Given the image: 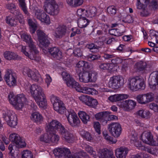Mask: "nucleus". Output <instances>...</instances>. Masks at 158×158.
<instances>
[{
  "instance_id": "obj_1",
  "label": "nucleus",
  "mask_w": 158,
  "mask_h": 158,
  "mask_svg": "<svg viewBox=\"0 0 158 158\" xmlns=\"http://www.w3.org/2000/svg\"><path fill=\"white\" fill-rule=\"evenodd\" d=\"M30 92L40 107L43 108L46 107L47 101L44 90L41 86L33 84L30 87Z\"/></svg>"
},
{
  "instance_id": "obj_2",
  "label": "nucleus",
  "mask_w": 158,
  "mask_h": 158,
  "mask_svg": "<svg viewBox=\"0 0 158 158\" xmlns=\"http://www.w3.org/2000/svg\"><path fill=\"white\" fill-rule=\"evenodd\" d=\"M8 98L10 103L17 110L21 109L24 105L28 104L27 99L23 94L15 96L13 93H11L8 95Z\"/></svg>"
},
{
  "instance_id": "obj_3",
  "label": "nucleus",
  "mask_w": 158,
  "mask_h": 158,
  "mask_svg": "<svg viewBox=\"0 0 158 158\" xmlns=\"http://www.w3.org/2000/svg\"><path fill=\"white\" fill-rule=\"evenodd\" d=\"M128 88L131 90L137 91L139 89H144L145 87L144 81L139 76L130 77L128 80Z\"/></svg>"
},
{
  "instance_id": "obj_4",
  "label": "nucleus",
  "mask_w": 158,
  "mask_h": 158,
  "mask_svg": "<svg viewBox=\"0 0 158 158\" xmlns=\"http://www.w3.org/2000/svg\"><path fill=\"white\" fill-rule=\"evenodd\" d=\"M78 75L79 81L83 83L94 82L97 79L98 74L95 71L80 72Z\"/></svg>"
},
{
  "instance_id": "obj_5",
  "label": "nucleus",
  "mask_w": 158,
  "mask_h": 158,
  "mask_svg": "<svg viewBox=\"0 0 158 158\" xmlns=\"http://www.w3.org/2000/svg\"><path fill=\"white\" fill-rule=\"evenodd\" d=\"M44 7L46 12L52 15H57L60 11L59 6L54 0H45Z\"/></svg>"
},
{
  "instance_id": "obj_6",
  "label": "nucleus",
  "mask_w": 158,
  "mask_h": 158,
  "mask_svg": "<svg viewBox=\"0 0 158 158\" xmlns=\"http://www.w3.org/2000/svg\"><path fill=\"white\" fill-rule=\"evenodd\" d=\"M124 84V79L120 76H113L110 77L108 85L110 88L117 89Z\"/></svg>"
},
{
  "instance_id": "obj_7",
  "label": "nucleus",
  "mask_w": 158,
  "mask_h": 158,
  "mask_svg": "<svg viewBox=\"0 0 158 158\" xmlns=\"http://www.w3.org/2000/svg\"><path fill=\"white\" fill-rule=\"evenodd\" d=\"M108 129L111 135L115 138H118L121 135L123 129L118 123L113 122L109 124Z\"/></svg>"
},
{
  "instance_id": "obj_8",
  "label": "nucleus",
  "mask_w": 158,
  "mask_h": 158,
  "mask_svg": "<svg viewBox=\"0 0 158 158\" xmlns=\"http://www.w3.org/2000/svg\"><path fill=\"white\" fill-rule=\"evenodd\" d=\"M64 126L61 123L56 120H52L46 124V130L48 132H54L57 130L59 132L63 130Z\"/></svg>"
},
{
  "instance_id": "obj_9",
  "label": "nucleus",
  "mask_w": 158,
  "mask_h": 158,
  "mask_svg": "<svg viewBox=\"0 0 158 158\" xmlns=\"http://www.w3.org/2000/svg\"><path fill=\"white\" fill-rule=\"evenodd\" d=\"M51 101L55 111L61 114L64 113L66 111V108L61 100L57 97L53 96L51 98Z\"/></svg>"
},
{
  "instance_id": "obj_10",
  "label": "nucleus",
  "mask_w": 158,
  "mask_h": 158,
  "mask_svg": "<svg viewBox=\"0 0 158 158\" xmlns=\"http://www.w3.org/2000/svg\"><path fill=\"white\" fill-rule=\"evenodd\" d=\"M22 72L23 75H27L28 77L35 81L42 80L40 74L36 70H32L29 68H25L23 69Z\"/></svg>"
},
{
  "instance_id": "obj_11",
  "label": "nucleus",
  "mask_w": 158,
  "mask_h": 158,
  "mask_svg": "<svg viewBox=\"0 0 158 158\" xmlns=\"http://www.w3.org/2000/svg\"><path fill=\"white\" fill-rule=\"evenodd\" d=\"M7 124L10 127H15L17 124V118L16 114L12 110H9L7 115L4 117Z\"/></svg>"
},
{
  "instance_id": "obj_12",
  "label": "nucleus",
  "mask_w": 158,
  "mask_h": 158,
  "mask_svg": "<svg viewBox=\"0 0 158 158\" xmlns=\"http://www.w3.org/2000/svg\"><path fill=\"white\" fill-rule=\"evenodd\" d=\"M4 78L7 85L10 86H15L16 83V76L15 73L11 70H7Z\"/></svg>"
},
{
  "instance_id": "obj_13",
  "label": "nucleus",
  "mask_w": 158,
  "mask_h": 158,
  "mask_svg": "<svg viewBox=\"0 0 158 158\" xmlns=\"http://www.w3.org/2000/svg\"><path fill=\"white\" fill-rule=\"evenodd\" d=\"M143 142L152 146H156L158 145V143L154 140L152 133L150 131L144 132L141 136Z\"/></svg>"
},
{
  "instance_id": "obj_14",
  "label": "nucleus",
  "mask_w": 158,
  "mask_h": 158,
  "mask_svg": "<svg viewBox=\"0 0 158 158\" xmlns=\"http://www.w3.org/2000/svg\"><path fill=\"white\" fill-rule=\"evenodd\" d=\"M9 139L10 140L14 142L15 143L17 147L22 148L26 146L24 139L17 134L15 133L11 134L10 135Z\"/></svg>"
},
{
  "instance_id": "obj_15",
  "label": "nucleus",
  "mask_w": 158,
  "mask_h": 158,
  "mask_svg": "<svg viewBox=\"0 0 158 158\" xmlns=\"http://www.w3.org/2000/svg\"><path fill=\"white\" fill-rule=\"evenodd\" d=\"M118 105L124 110L130 111L135 108L136 105V102L131 99H128L123 101Z\"/></svg>"
},
{
  "instance_id": "obj_16",
  "label": "nucleus",
  "mask_w": 158,
  "mask_h": 158,
  "mask_svg": "<svg viewBox=\"0 0 158 158\" xmlns=\"http://www.w3.org/2000/svg\"><path fill=\"white\" fill-rule=\"evenodd\" d=\"M66 116L71 126L74 127L79 125L80 121L76 113L74 112H69L68 114H66Z\"/></svg>"
},
{
  "instance_id": "obj_17",
  "label": "nucleus",
  "mask_w": 158,
  "mask_h": 158,
  "mask_svg": "<svg viewBox=\"0 0 158 158\" xmlns=\"http://www.w3.org/2000/svg\"><path fill=\"white\" fill-rule=\"evenodd\" d=\"M21 37L24 41L28 44L29 47L31 50H33L35 53L38 52V51L37 50L34 43L30 35L24 33L21 35Z\"/></svg>"
},
{
  "instance_id": "obj_18",
  "label": "nucleus",
  "mask_w": 158,
  "mask_h": 158,
  "mask_svg": "<svg viewBox=\"0 0 158 158\" xmlns=\"http://www.w3.org/2000/svg\"><path fill=\"white\" fill-rule=\"evenodd\" d=\"M28 47L26 46H22L21 48V52L26 56L28 57L31 59L37 61H39L40 60V58L37 56V54L39 53H35L33 50H31L29 48L30 51V54H29L28 51Z\"/></svg>"
},
{
  "instance_id": "obj_19",
  "label": "nucleus",
  "mask_w": 158,
  "mask_h": 158,
  "mask_svg": "<svg viewBox=\"0 0 158 158\" xmlns=\"http://www.w3.org/2000/svg\"><path fill=\"white\" fill-rule=\"evenodd\" d=\"M41 12L42 11L39 9L36 10L35 13L36 18L42 22L49 24L50 20L49 16L44 12L41 13Z\"/></svg>"
},
{
  "instance_id": "obj_20",
  "label": "nucleus",
  "mask_w": 158,
  "mask_h": 158,
  "mask_svg": "<svg viewBox=\"0 0 158 158\" xmlns=\"http://www.w3.org/2000/svg\"><path fill=\"white\" fill-rule=\"evenodd\" d=\"M109 114V112L104 111L96 114L95 116L96 119L99 120L104 125H105L108 121Z\"/></svg>"
},
{
  "instance_id": "obj_21",
  "label": "nucleus",
  "mask_w": 158,
  "mask_h": 158,
  "mask_svg": "<svg viewBox=\"0 0 158 158\" xmlns=\"http://www.w3.org/2000/svg\"><path fill=\"white\" fill-rule=\"evenodd\" d=\"M67 33V27L64 25L59 26L55 30L54 36L57 38H61L64 36Z\"/></svg>"
},
{
  "instance_id": "obj_22",
  "label": "nucleus",
  "mask_w": 158,
  "mask_h": 158,
  "mask_svg": "<svg viewBox=\"0 0 158 158\" xmlns=\"http://www.w3.org/2000/svg\"><path fill=\"white\" fill-rule=\"evenodd\" d=\"M153 76L149 80V84L152 90H155L157 85H158V71H155L152 73Z\"/></svg>"
},
{
  "instance_id": "obj_23",
  "label": "nucleus",
  "mask_w": 158,
  "mask_h": 158,
  "mask_svg": "<svg viewBox=\"0 0 158 158\" xmlns=\"http://www.w3.org/2000/svg\"><path fill=\"white\" fill-rule=\"evenodd\" d=\"M53 152L56 156H68L71 154L69 149L65 148H55Z\"/></svg>"
},
{
  "instance_id": "obj_24",
  "label": "nucleus",
  "mask_w": 158,
  "mask_h": 158,
  "mask_svg": "<svg viewBox=\"0 0 158 158\" xmlns=\"http://www.w3.org/2000/svg\"><path fill=\"white\" fill-rule=\"evenodd\" d=\"M78 88L77 91L79 92L92 95L98 94V91L94 88L86 86L81 87L80 85Z\"/></svg>"
},
{
  "instance_id": "obj_25",
  "label": "nucleus",
  "mask_w": 158,
  "mask_h": 158,
  "mask_svg": "<svg viewBox=\"0 0 158 158\" xmlns=\"http://www.w3.org/2000/svg\"><path fill=\"white\" fill-rule=\"evenodd\" d=\"M63 129L60 131L59 133L66 141L69 143H72L74 140L73 135L66 130L64 127Z\"/></svg>"
},
{
  "instance_id": "obj_26",
  "label": "nucleus",
  "mask_w": 158,
  "mask_h": 158,
  "mask_svg": "<svg viewBox=\"0 0 158 158\" xmlns=\"http://www.w3.org/2000/svg\"><path fill=\"white\" fill-rule=\"evenodd\" d=\"M129 151L125 147H121L116 150V155L118 158H125Z\"/></svg>"
},
{
  "instance_id": "obj_27",
  "label": "nucleus",
  "mask_w": 158,
  "mask_h": 158,
  "mask_svg": "<svg viewBox=\"0 0 158 158\" xmlns=\"http://www.w3.org/2000/svg\"><path fill=\"white\" fill-rule=\"evenodd\" d=\"M98 154L99 158H115L112 152L105 149H100Z\"/></svg>"
},
{
  "instance_id": "obj_28",
  "label": "nucleus",
  "mask_w": 158,
  "mask_h": 158,
  "mask_svg": "<svg viewBox=\"0 0 158 158\" xmlns=\"http://www.w3.org/2000/svg\"><path fill=\"white\" fill-rule=\"evenodd\" d=\"M48 52L51 56L54 58L59 60L62 57L61 52L56 47H53L48 49Z\"/></svg>"
},
{
  "instance_id": "obj_29",
  "label": "nucleus",
  "mask_w": 158,
  "mask_h": 158,
  "mask_svg": "<svg viewBox=\"0 0 158 158\" xmlns=\"http://www.w3.org/2000/svg\"><path fill=\"white\" fill-rule=\"evenodd\" d=\"M129 96L127 94H115L109 97V99L111 102H114L126 99L129 97Z\"/></svg>"
},
{
  "instance_id": "obj_30",
  "label": "nucleus",
  "mask_w": 158,
  "mask_h": 158,
  "mask_svg": "<svg viewBox=\"0 0 158 158\" xmlns=\"http://www.w3.org/2000/svg\"><path fill=\"white\" fill-rule=\"evenodd\" d=\"M77 72H79L78 71L80 70L81 71H84L85 69H89L90 67V64L86 61L81 60L79 61L76 65Z\"/></svg>"
},
{
  "instance_id": "obj_31",
  "label": "nucleus",
  "mask_w": 158,
  "mask_h": 158,
  "mask_svg": "<svg viewBox=\"0 0 158 158\" xmlns=\"http://www.w3.org/2000/svg\"><path fill=\"white\" fill-rule=\"evenodd\" d=\"M30 117L32 120L37 123H41L44 120L42 115L39 113L36 112L32 113Z\"/></svg>"
},
{
  "instance_id": "obj_32",
  "label": "nucleus",
  "mask_w": 158,
  "mask_h": 158,
  "mask_svg": "<svg viewBox=\"0 0 158 158\" xmlns=\"http://www.w3.org/2000/svg\"><path fill=\"white\" fill-rule=\"evenodd\" d=\"M137 114L143 118L147 119L150 118L151 116V113L148 110L141 109L138 110L136 112Z\"/></svg>"
},
{
  "instance_id": "obj_33",
  "label": "nucleus",
  "mask_w": 158,
  "mask_h": 158,
  "mask_svg": "<svg viewBox=\"0 0 158 158\" xmlns=\"http://www.w3.org/2000/svg\"><path fill=\"white\" fill-rule=\"evenodd\" d=\"M130 143L133 144L137 148H140L142 147V144L140 142H139L138 139L137 135L136 133L131 134L130 136Z\"/></svg>"
},
{
  "instance_id": "obj_34",
  "label": "nucleus",
  "mask_w": 158,
  "mask_h": 158,
  "mask_svg": "<svg viewBox=\"0 0 158 158\" xmlns=\"http://www.w3.org/2000/svg\"><path fill=\"white\" fill-rule=\"evenodd\" d=\"M90 22V20L88 19L85 17H81L78 19L77 24L79 27L83 28L86 27Z\"/></svg>"
},
{
  "instance_id": "obj_35",
  "label": "nucleus",
  "mask_w": 158,
  "mask_h": 158,
  "mask_svg": "<svg viewBox=\"0 0 158 158\" xmlns=\"http://www.w3.org/2000/svg\"><path fill=\"white\" fill-rule=\"evenodd\" d=\"M78 115L83 123L86 124L90 120V117L89 115L83 111H80Z\"/></svg>"
},
{
  "instance_id": "obj_36",
  "label": "nucleus",
  "mask_w": 158,
  "mask_h": 158,
  "mask_svg": "<svg viewBox=\"0 0 158 158\" xmlns=\"http://www.w3.org/2000/svg\"><path fill=\"white\" fill-rule=\"evenodd\" d=\"M66 83L68 86L74 88L76 91L80 85L79 83L76 82L72 77L69 78L66 81Z\"/></svg>"
},
{
  "instance_id": "obj_37",
  "label": "nucleus",
  "mask_w": 158,
  "mask_h": 158,
  "mask_svg": "<svg viewBox=\"0 0 158 158\" xmlns=\"http://www.w3.org/2000/svg\"><path fill=\"white\" fill-rule=\"evenodd\" d=\"M50 139L49 132L47 131L41 135L39 138V140L40 141L46 143H50Z\"/></svg>"
},
{
  "instance_id": "obj_38",
  "label": "nucleus",
  "mask_w": 158,
  "mask_h": 158,
  "mask_svg": "<svg viewBox=\"0 0 158 158\" xmlns=\"http://www.w3.org/2000/svg\"><path fill=\"white\" fill-rule=\"evenodd\" d=\"M3 55L5 58L9 60L16 59L18 56L15 52L9 51L5 52Z\"/></svg>"
},
{
  "instance_id": "obj_39",
  "label": "nucleus",
  "mask_w": 158,
  "mask_h": 158,
  "mask_svg": "<svg viewBox=\"0 0 158 158\" xmlns=\"http://www.w3.org/2000/svg\"><path fill=\"white\" fill-rule=\"evenodd\" d=\"M147 63L146 62L140 61L134 65V69L137 71H141L144 70L147 67Z\"/></svg>"
},
{
  "instance_id": "obj_40",
  "label": "nucleus",
  "mask_w": 158,
  "mask_h": 158,
  "mask_svg": "<svg viewBox=\"0 0 158 158\" xmlns=\"http://www.w3.org/2000/svg\"><path fill=\"white\" fill-rule=\"evenodd\" d=\"M149 1L150 0H137V8L142 9L146 8L147 5L149 4Z\"/></svg>"
},
{
  "instance_id": "obj_41",
  "label": "nucleus",
  "mask_w": 158,
  "mask_h": 158,
  "mask_svg": "<svg viewBox=\"0 0 158 158\" xmlns=\"http://www.w3.org/2000/svg\"><path fill=\"white\" fill-rule=\"evenodd\" d=\"M96 13L97 9L96 7L94 6H90L87 10H86V14H85V15L88 17L92 18L95 15Z\"/></svg>"
},
{
  "instance_id": "obj_42",
  "label": "nucleus",
  "mask_w": 158,
  "mask_h": 158,
  "mask_svg": "<svg viewBox=\"0 0 158 158\" xmlns=\"http://www.w3.org/2000/svg\"><path fill=\"white\" fill-rule=\"evenodd\" d=\"M6 21L7 24H9L11 26H14L17 24L18 19L15 17L9 16L6 17Z\"/></svg>"
},
{
  "instance_id": "obj_43",
  "label": "nucleus",
  "mask_w": 158,
  "mask_h": 158,
  "mask_svg": "<svg viewBox=\"0 0 158 158\" xmlns=\"http://www.w3.org/2000/svg\"><path fill=\"white\" fill-rule=\"evenodd\" d=\"M19 3V6L21 8L22 10L24 13L27 15H28L29 12L27 11V8L26 6L25 0H18Z\"/></svg>"
},
{
  "instance_id": "obj_44",
  "label": "nucleus",
  "mask_w": 158,
  "mask_h": 158,
  "mask_svg": "<svg viewBox=\"0 0 158 158\" xmlns=\"http://www.w3.org/2000/svg\"><path fill=\"white\" fill-rule=\"evenodd\" d=\"M11 13H13L18 18L20 23H21L23 22V17L22 14L20 13L19 9H16V8L15 10H14V11H12Z\"/></svg>"
},
{
  "instance_id": "obj_45",
  "label": "nucleus",
  "mask_w": 158,
  "mask_h": 158,
  "mask_svg": "<svg viewBox=\"0 0 158 158\" xmlns=\"http://www.w3.org/2000/svg\"><path fill=\"white\" fill-rule=\"evenodd\" d=\"M136 99L138 103L141 104H145L147 103L145 94H139Z\"/></svg>"
},
{
  "instance_id": "obj_46",
  "label": "nucleus",
  "mask_w": 158,
  "mask_h": 158,
  "mask_svg": "<svg viewBox=\"0 0 158 158\" xmlns=\"http://www.w3.org/2000/svg\"><path fill=\"white\" fill-rule=\"evenodd\" d=\"M50 138V142L57 143L60 137L59 135H56L54 132H49Z\"/></svg>"
},
{
  "instance_id": "obj_47",
  "label": "nucleus",
  "mask_w": 158,
  "mask_h": 158,
  "mask_svg": "<svg viewBox=\"0 0 158 158\" xmlns=\"http://www.w3.org/2000/svg\"><path fill=\"white\" fill-rule=\"evenodd\" d=\"M111 64L109 63H101L99 65V67L100 70L103 71L111 69Z\"/></svg>"
},
{
  "instance_id": "obj_48",
  "label": "nucleus",
  "mask_w": 158,
  "mask_h": 158,
  "mask_svg": "<svg viewBox=\"0 0 158 158\" xmlns=\"http://www.w3.org/2000/svg\"><path fill=\"white\" fill-rule=\"evenodd\" d=\"M109 33L110 35L116 36H119L123 35V33L117 28H114L110 30Z\"/></svg>"
},
{
  "instance_id": "obj_49",
  "label": "nucleus",
  "mask_w": 158,
  "mask_h": 158,
  "mask_svg": "<svg viewBox=\"0 0 158 158\" xmlns=\"http://www.w3.org/2000/svg\"><path fill=\"white\" fill-rule=\"evenodd\" d=\"M86 47L89 49L90 51L94 52L98 49L99 47L93 43L88 44L86 45Z\"/></svg>"
},
{
  "instance_id": "obj_50",
  "label": "nucleus",
  "mask_w": 158,
  "mask_h": 158,
  "mask_svg": "<svg viewBox=\"0 0 158 158\" xmlns=\"http://www.w3.org/2000/svg\"><path fill=\"white\" fill-rule=\"evenodd\" d=\"M147 103L153 101L154 94L152 92H148L145 94Z\"/></svg>"
},
{
  "instance_id": "obj_51",
  "label": "nucleus",
  "mask_w": 158,
  "mask_h": 158,
  "mask_svg": "<svg viewBox=\"0 0 158 158\" xmlns=\"http://www.w3.org/2000/svg\"><path fill=\"white\" fill-rule=\"evenodd\" d=\"M33 154L29 150H24L22 153V158H33Z\"/></svg>"
},
{
  "instance_id": "obj_52",
  "label": "nucleus",
  "mask_w": 158,
  "mask_h": 158,
  "mask_svg": "<svg viewBox=\"0 0 158 158\" xmlns=\"http://www.w3.org/2000/svg\"><path fill=\"white\" fill-rule=\"evenodd\" d=\"M36 33L39 41H40L41 42H42V39H44V38H45V37H48L47 35L41 30H37Z\"/></svg>"
},
{
  "instance_id": "obj_53",
  "label": "nucleus",
  "mask_w": 158,
  "mask_h": 158,
  "mask_svg": "<svg viewBox=\"0 0 158 158\" xmlns=\"http://www.w3.org/2000/svg\"><path fill=\"white\" fill-rule=\"evenodd\" d=\"M85 152H79L70 156H69L66 158H83V156H85Z\"/></svg>"
},
{
  "instance_id": "obj_54",
  "label": "nucleus",
  "mask_w": 158,
  "mask_h": 158,
  "mask_svg": "<svg viewBox=\"0 0 158 158\" xmlns=\"http://www.w3.org/2000/svg\"><path fill=\"white\" fill-rule=\"evenodd\" d=\"M100 57L99 55H93L90 54L86 57L87 59L89 61H92L98 60Z\"/></svg>"
},
{
  "instance_id": "obj_55",
  "label": "nucleus",
  "mask_w": 158,
  "mask_h": 158,
  "mask_svg": "<svg viewBox=\"0 0 158 158\" xmlns=\"http://www.w3.org/2000/svg\"><path fill=\"white\" fill-rule=\"evenodd\" d=\"M107 11L110 15H113L116 13V8L114 6H110L107 8Z\"/></svg>"
},
{
  "instance_id": "obj_56",
  "label": "nucleus",
  "mask_w": 158,
  "mask_h": 158,
  "mask_svg": "<svg viewBox=\"0 0 158 158\" xmlns=\"http://www.w3.org/2000/svg\"><path fill=\"white\" fill-rule=\"evenodd\" d=\"M28 23L30 27L31 30V32L32 33H34L36 29L37 26L36 24L33 22L31 19H28Z\"/></svg>"
},
{
  "instance_id": "obj_57",
  "label": "nucleus",
  "mask_w": 158,
  "mask_h": 158,
  "mask_svg": "<svg viewBox=\"0 0 158 158\" xmlns=\"http://www.w3.org/2000/svg\"><path fill=\"white\" fill-rule=\"evenodd\" d=\"M149 3V6L151 9L155 10L158 9V2L156 0H153Z\"/></svg>"
},
{
  "instance_id": "obj_58",
  "label": "nucleus",
  "mask_w": 158,
  "mask_h": 158,
  "mask_svg": "<svg viewBox=\"0 0 158 158\" xmlns=\"http://www.w3.org/2000/svg\"><path fill=\"white\" fill-rule=\"evenodd\" d=\"M90 97L87 95H83L80 96L79 99L80 101L87 105Z\"/></svg>"
},
{
  "instance_id": "obj_59",
  "label": "nucleus",
  "mask_w": 158,
  "mask_h": 158,
  "mask_svg": "<svg viewBox=\"0 0 158 158\" xmlns=\"http://www.w3.org/2000/svg\"><path fill=\"white\" fill-rule=\"evenodd\" d=\"M98 104V102L96 99L91 98H90L87 106L92 107H95Z\"/></svg>"
},
{
  "instance_id": "obj_60",
  "label": "nucleus",
  "mask_w": 158,
  "mask_h": 158,
  "mask_svg": "<svg viewBox=\"0 0 158 158\" xmlns=\"http://www.w3.org/2000/svg\"><path fill=\"white\" fill-rule=\"evenodd\" d=\"M48 37H45L44 39L42 40V42L39 41L40 44L44 47L48 46L50 44V41Z\"/></svg>"
},
{
  "instance_id": "obj_61",
  "label": "nucleus",
  "mask_w": 158,
  "mask_h": 158,
  "mask_svg": "<svg viewBox=\"0 0 158 158\" xmlns=\"http://www.w3.org/2000/svg\"><path fill=\"white\" fill-rule=\"evenodd\" d=\"M86 151L92 155L94 158L96 157V154L95 151H94L93 148L90 146H87L86 148Z\"/></svg>"
},
{
  "instance_id": "obj_62",
  "label": "nucleus",
  "mask_w": 158,
  "mask_h": 158,
  "mask_svg": "<svg viewBox=\"0 0 158 158\" xmlns=\"http://www.w3.org/2000/svg\"><path fill=\"white\" fill-rule=\"evenodd\" d=\"M150 36L152 39L155 40L157 43L158 44V33L156 34V32L153 30L150 31Z\"/></svg>"
},
{
  "instance_id": "obj_63",
  "label": "nucleus",
  "mask_w": 158,
  "mask_h": 158,
  "mask_svg": "<svg viewBox=\"0 0 158 158\" xmlns=\"http://www.w3.org/2000/svg\"><path fill=\"white\" fill-rule=\"evenodd\" d=\"M77 14L79 17H84L85 16H86L85 14H86V10L83 9H78L77 12Z\"/></svg>"
},
{
  "instance_id": "obj_64",
  "label": "nucleus",
  "mask_w": 158,
  "mask_h": 158,
  "mask_svg": "<svg viewBox=\"0 0 158 158\" xmlns=\"http://www.w3.org/2000/svg\"><path fill=\"white\" fill-rule=\"evenodd\" d=\"M150 109L153 110L154 112H158V105L155 103H152L149 105Z\"/></svg>"
}]
</instances>
